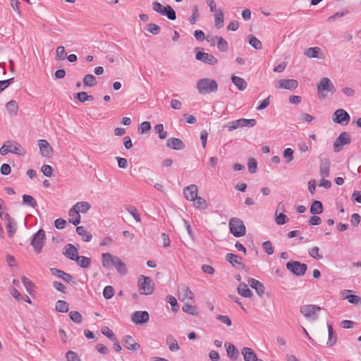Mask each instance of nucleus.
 <instances>
[{"instance_id":"obj_62","label":"nucleus","mask_w":361,"mask_h":361,"mask_svg":"<svg viewBox=\"0 0 361 361\" xmlns=\"http://www.w3.org/2000/svg\"><path fill=\"white\" fill-rule=\"evenodd\" d=\"M275 221L278 225H283L288 221V218L285 214L281 213L276 215Z\"/></svg>"},{"instance_id":"obj_3","label":"nucleus","mask_w":361,"mask_h":361,"mask_svg":"<svg viewBox=\"0 0 361 361\" xmlns=\"http://www.w3.org/2000/svg\"><path fill=\"white\" fill-rule=\"evenodd\" d=\"M197 89L202 94L215 92L218 89V84L214 80L202 78L197 81Z\"/></svg>"},{"instance_id":"obj_6","label":"nucleus","mask_w":361,"mask_h":361,"mask_svg":"<svg viewBox=\"0 0 361 361\" xmlns=\"http://www.w3.org/2000/svg\"><path fill=\"white\" fill-rule=\"evenodd\" d=\"M9 152L18 155H24L25 154V149L21 145L13 140L6 141L0 148V154L1 155H6Z\"/></svg>"},{"instance_id":"obj_58","label":"nucleus","mask_w":361,"mask_h":361,"mask_svg":"<svg viewBox=\"0 0 361 361\" xmlns=\"http://www.w3.org/2000/svg\"><path fill=\"white\" fill-rule=\"evenodd\" d=\"M283 156L285 159H287L286 163H290L294 159L293 150L291 148H286L283 152Z\"/></svg>"},{"instance_id":"obj_9","label":"nucleus","mask_w":361,"mask_h":361,"mask_svg":"<svg viewBox=\"0 0 361 361\" xmlns=\"http://www.w3.org/2000/svg\"><path fill=\"white\" fill-rule=\"evenodd\" d=\"M286 267L289 271L298 276H303L307 269L306 264L300 263L298 261L288 262Z\"/></svg>"},{"instance_id":"obj_29","label":"nucleus","mask_w":361,"mask_h":361,"mask_svg":"<svg viewBox=\"0 0 361 361\" xmlns=\"http://www.w3.org/2000/svg\"><path fill=\"white\" fill-rule=\"evenodd\" d=\"M68 214L70 216L69 221L74 226H77L80 222V215L78 212L73 207L71 208Z\"/></svg>"},{"instance_id":"obj_46","label":"nucleus","mask_w":361,"mask_h":361,"mask_svg":"<svg viewBox=\"0 0 361 361\" xmlns=\"http://www.w3.org/2000/svg\"><path fill=\"white\" fill-rule=\"evenodd\" d=\"M248 42L249 44L254 47L255 49H262V42L259 39H258L256 37L250 35L248 36Z\"/></svg>"},{"instance_id":"obj_2","label":"nucleus","mask_w":361,"mask_h":361,"mask_svg":"<svg viewBox=\"0 0 361 361\" xmlns=\"http://www.w3.org/2000/svg\"><path fill=\"white\" fill-rule=\"evenodd\" d=\"M319 99L323 100L326 98L329 92L334 94L336 89L331 80L326 77L322 78L317 85Z\"/></svg>"},{"instance_id":"obj_44","label":"nucleus","mask_w":361,"mask_h":361,"mask_svg":"<svg viewBox=\"0 0 361 361\" xmlns=\"http://www.w3.org/2000/svg\"><path fill=\"white\" fill-rule=\"evenodd\" d=\"M6 108L10 114H13V115L17 114L18 106L17 102L16 101H14V100L9 101L6 104Z\"/></svg>"},{"instance_id":"obj_11","label":"nucleus","mask_w":361,"mask_h":361,"mask_svg":"<svg viewBox=\"0 0 361 361\" xmlns=\"http://www.w3.org/2000/svg\"><path fill=\"white\" fill-rule=\"evenodd\" d=\"M351 142L350 135L347 132H342L334 142V150L336 152H340L344 145Z\"/></svg>"},{"instance_id":"obj_63","label":"nucleus","mask_w":361,"mask_h":361,"mask_svg":"<svg viewBox=\"0 0 361 361\" xmlns=\"http://www.w3.org/2000/svg\"><path fill=\"white\" fill-rule=\"evenodd\" d=\"M21 281L27 290L30 292L34 287V283L25 276H23Z\"/></svg>"},{"instance_id":"obj_5","label":"nucleus","mask_w":361,"mask_h":361,"mask_svg":"<svg viewBox=\"0 0 361 361\" xmlns=\"http://www.w3.org/2000/svg\"><path fill=\"white\" fill-rule=\"evenodd\" d=\"M137 286L139 291L142 295H151L154 290V283L149 276L141 275L139 277Z\"/></svg>"},{"instance_id":"obj_20","label":"nucleus","mask_w":361,"mask_h":361,"mask_svg":"<svg viewBox=\"0 0 361 361\" xmlns=\"http://www.w3.org/2000/svg\"><path fill=\"white\" fill-rule=\"evenodd\" d=\"M241 353L245 361H263L259 359L255 351L248 347H244L241 350Z\"/></svg>"},{"instance_id":"obj_12","label":"nucleus","mask_w":361,"mask_h":361,"mask_svg":"<svg viewBox=\"0 0 361 361\" xmlns=\"http://www.w3.org/2000/svg\"><path fill=\"white\" fill-rule=\"evenodd\" d=\"M332 120L336 123L345 126L349 123L350 116L345 110L339 109L334 113Z\"/></svg>"},{"instance_id":"obj_17","label":"nucleus","mask_w":361,"mask_h":361,"mask_svg":"<svg viewBox=\"0 0 361 361\" xmlns=\"http://www.w3.org/2000/svg\"><path fill=\"white\" fill-rule=\"evenodd\" d=\"M198 189L196 185L192 184L185 187L183 190L185 197L189 201H195L197 197Z\"/></svg>"},{"instance_id":"obj_28","label":"nucleus","mask_w":361,"mask_h":361,"mask_svg":"<svg viewBox=\"0 0 361 361\" xmlns=\"http://www.w3.org/2000/svg\"><path fill=\"white\" fill-rule=\"evenodd\" d=\"M232 82L237 87V88L240 90L243 91L247 87V82L242 78H240L238 76L233 75L231 77Z\"/></svg>"},{"instance_id":"obj_38","label":"nucleus","mask_w":361,"mask_h":361,"mask_svg":"<svg viewBox=\"0 0 361 361\" xmlns=\"http://www.w3.org/2000/svg\"><path fill=\"white\" fill-rule=\"evenodd\" d=\"M8 235L10 238L13 237L17 231L16 222L12 219L8 221L6 225Z\"/></svg>"},{"instance_id":"obj_64","label":"nucleus","mask_w":361,"mask_h":361,"mask_svg":"<svg viewBox=\"0 0 361 361\" xmlns=\"http://www.w3.org/2000/svg\"><path fill=\"white\" fill-rule=\"evenodd\" d=\"M41 171L44 176L47 177H51L52 175L53 169L51 166L44 164L42 166Z\"/></svg>"},{"instance_id":"obj_52","label":"nucleus","mask_w":361,"mask_h":361,"mask_svg":"<svg viewBox=\"0 0 361 361\" xmlns=\"http://www.w3.org/2000/svg\"><path fill=\"white\" fill-rule=\"evenodd\" d=\"M101 332L102 334L106 336L112 341H116V337L113 331L107 326H104L101 329Z\"/></svg>"},{"instance_id":"obj_13","label":"nucleus","mask_w":361,"mask_h":361,"mask_svg":"<svg viewBox=\"0 0 361 361\" xmlns=\"http://www.w3.org/2000/svg\"><path fill=\"white\" fill-rule=\"evenodd\" d=\"M298 86V82L294 79H281L277 81L275 87L277 89L293 90Z\"/></svg>"},{"instance_id":"obj_14","label":"nucleus","mask_w":361,"mask_h":361,"mask_svg":"<svg viewBox=\"0 0 361 361\" xmlns=\"http://www.w3.org/2000/svg\"><path fill=\"white\" fill-rule=\"evenodd\" d=\"M149 319V315L147 311H135L131 315V320L135 324L147 323Z\"/></svg>"},{"instance_id":"obj_43","label":"nucleus","mask_w":361,"mask_h":361,"mask_svg":"<svg viewBox=\"0 0 361 361\" xmlns=\"http://www.w3.org/2000/svg\"><path fill=\"white\" fill-rule=\"evenodd\" d=\"M84 85L93 87L97 84L96 78L92 74L85 75L83 78Z\"/></svg>"},{"instance_id":"obj_54","label":"nucleus","mask_w":361,"mask_h":361,"mask_svg":"<svg viewBox=\"0 0 361 361\" xmlns=\"http://www.w3.org/2000/svg\"><path fill=\"white\" fill-rule=\"evenodd\" d=\"M66 54L65 53V47L63 46H59L56 48V60H64Z\"/></svg>"},{"instance_id":"obj_1","label":"nucleus","mask_w":361,"mask_h":361,"mask_svg":"<svg viewBox=\"0 0 361 361\" xmlns=\"http://www.w3.org/2000/svg\"><path fill=\"white\" fill-rule=\"evenodd\" d=\"M102 262L104 268L109 267L110 264H111L119 274L124 275L127 273L126 264L118 257L111 253H103L102 255Z\"/></svg>"},{"instance_id":"obj_48","label":"nucleus","mask_w":361,"mask_h":361,"mask_svg":"<svg viewBox=\"0 0 361 361\" xmlns=\"http://www.w3.org/2000/svg\"><path fill=\"white\" fill-rule=\"evenodd\" d=\"M193 202L196 209H205L207 207L206 200L201 197L197 196V198H195V200Z\"/></svg>"},{"instance_id":"obj_31","label":"nucleus","mask_w":361,"mask_h":361,"mask_svg":"<svg viewBox=\"0 0 361 361\" xmlns=\"http://www.w3.org/2000/svg\"><path fill=\"white\" fill-rule=\"evenodd\" d=\"M214 13H215V14H214L215 26L218 29H220L224 26V12L221 9H218Z\"/></svg>"},{"instance_id":"obj_60","label":"nucleus","mask_w":361,"mask_h":361,"mask_svg":"<svg viewBox=\"0 0 361 361\" xmlns=\"http://www.w3.org/2000/svg\"><path fill=\"white\" fill-rule=\"evenodd\" d=\"M257 163L255 158H250L248 159V170L250 173H253L256 172Z\"/></svg>"},{"instance_id":"obj_51","label":"nucleus","mask_w":361,"mask_h":361,"mask_svg":"<svg viewBox=\"0 0 361 361\" xmlns=\"http://www.w3.org/2000/svg\"><path fill=\"white\" fill-rule=\"evenodd\" d=\"M319 247L314 246L309 250L308 253L312 257H313L317 260H320L323 258V256H322V255L319 254Z\"/></svg>"},{"instance_id":"obj_36","label":"nucleus","mask_w":361,"mask_h":361,"mask_svg":"<svg viewBox=\"0 0 361 361\" xmlns=\"http://www.w3.org/2000/svg\"><path fill=\"white\" fill-rule=\"evenodd\" d=\"M321 52V49L319 47H310L308 48L305 54L309 58H322L319 54Z\"/></svg>"},{"instance_id":"obj_4","label":"nucleus","mask_w":361,"mask_h":361,"mask_svg":"<svg viewBox=\"0 0 361 361\" xmlns=\"http://www.w3.org/2000/svg\"><path fill=\"white\" fill-rule=\"evenodd\" d=\"M230 232L236 238L244 236L246 233V228L243 221L237 217H233L229 220Z\"/></svg>"},{"instance_id":"obj_41","label":"nucleus","mask_w":361,"mask_h":361,"mask_svg":"<svg viewBox=\"0 0 361 361\" xmlns=\"http://www.w3.org/2000/svg\"><path fill=\"white\" fill-rule=\"evenodd\" d=\"M217 40V48L220 51L225 52L228 49V42L222 37L216 36Z\"/></svg>"},{"instance_id":"obj_49","label":"nucleus","mask_w":361,"mask_h":361,"mask_svg":"<svg viewBox=\"0 0 361 361\" xmlns=\"http://www.w3.org/2000/svg\"><path fill=\"white\" fill-rule=\"evenodd\" d=\"M75 98L80 102H85L87 101H93L94 97L92 95H88L85 92H80L76 94Z\"/></svg>"},{"instance_id":"obj_24","label":"nucleus","mask_w":361,"mask_h":361,"mask_svg":"<svg viewBox=\"0 0 361 361\" xmlns=\"http://www.w3.org/2000/svg\"><path fill=\"white\" fill-rule=\"evenodd\" d=\"M63 255L68 259L75 261L78 257V249L72 244H68L65 247Z\"/></svg>"},{"instance_id":"obj_8","label":"nucleus","mask_w":361,"mask_h":361,"mask_svg":"<svg viewBox=\"0 0 361 361\" xmlns=\"http://www.w3.org/2000/svg\"><path fill=\"white\" fill-rule=\"evenodd\" d=\"M320 310L321 307L317 305H304L300 307V312L307 319L316 320L318 317L317 313Z\"/></svg>"},{"instance_id":"obj_59","label":"nucleus","mask_w":361,"mask_h":361,"mask_svg":"<svg viewBox=\"0 0 361 361\" xmlns=\"http://www.w3.org/2000/svg\"><path fill=\"white\" fill-rule=\"evenodd\" d=\"M262 247L269 255H271L274 252L272 244L269 240L264 242L262 243Z\"/></svg>"},{"instance_id":"obj_22","label":"nucleus","mask_w":361,"mask_h":361,"mask_svg":"<svg viewBox=\"0 0 361 361\" xmlns=\"http://www.w3.org/2000/svg\"><path fill=\"white\" fill-rule=\"evenodd\" d=\"M123 345L128 349L135 352L140 349V345L136 343L134 338L130 336H126L123 340Z\"/></svg>"},{"instance_id":"obj_10","label":"nucleus","mask_w":361,"mask_h":361,"mask_svg":"<svg viewBox=\"0 0 361 361\" xmlns=\"http://www.w3.org/2000/svg\"><path fill=\"white\" fill-rule=\"evenodd\" d=\"M45 232L43 229H39L32 238L31 245L33 246L37 253H39L44 244Z\"/></svg>"},{"instance_id":"obj_7","label":"nucleus","mask_w":361,"mask_h":361,"mask_svg":"<svg viewBox=\"0 0 361 361\" xmlns=\"http://www.w3.org/2000/svg\"><path fill=\"white\" fill-rule=\"evenodd\" d=\"M153 10L161 16H166L171 20H174L176 18L175 11L169 5L164 6L160 3L154 1L152 3Z\"/></svg>"},{"instance_id":"obj_23","label":"nucleus","mask_w":361,"mask_h":361,"mask_svg":"<svg viewBox=\"0 0 361 361\" xmlns=\"http://www.w3.org/2000/svg\"><path fill=\"white\" fill-rule=\"evenodd\" d=\"M248 284L250 286L255 289L256 293L259 295L260 297H262V295L264 293V286L262 283L260 281L255 279H249L247 280Z\"/></svg>"},{"instance_id":"obj_21","label":"nucleus","mask_w":361,"mask_h":361,"mask_svg":"<svg viewBox=\"0 0 361 361\" xmlns=\"http://www.w3.org/2000/svg\"><path fill=\"white\" fill-rule=\"evenodd\" d=\"M50 272L52 275H54L59 278L62 279L64 281L67 283H74L73 278L72 277V276L62 270L58 269L56 268H51L50 269Z\"/></svg>"},{"instance_id":"obj_57","label":"nucleus","mask_w":361,"mask_h":361,"mask_svg":"<svg viewBox=\"0 0 361 361\" xmlns=\"http://www.w3.org/2000/svg\"><path fill=\"white\" fill-rule=\"evenodd\" d=\"M71 319L77 324H80L82 322V315L77 311H71L69 314Z\"/></svg>"},{"instance_id":"obj_56","label":"nucleus","mask_w":361,"mask_h":361,"mask_svg":"<svg viewBox=\"0 0 361 361\" xmlns=\"http://www.w3.org/2000/svg\"><path fill=\"white\" fill-rule=\"evenodd\" d=\"M114 295V289L111 286H107L104 288L103 295L106 299L111 298Z\"/></svg>"},{"instance_id":"obj_45","label":"nucleus","mask_w":361,"mask_h":361,"mask_svg":"<svg viewBox=\"0 0 361 361\" xmlns=\"http://www.w3.org/2000/svg\"><path fill=\"white\" fill-rule=\"evenodd\" d=\"M55 309L59 312H67L68 311V305L64 300H58L56 302Z\"/></svg>"},{"instance_id":"obj_26","label":"nucleus","mask_w":361,"mask_h":361,"mask_svg":"<svg viewBox=\"0 0 361 361\" xmlns=\"http://www.w3.org/2000/svg\"><path fill=\"white\" fill-rule=\"evenodd\" d=\"M351 290H345L342 293V296L343 299L348 300L350 303L354 304L355 305L360 306L361 305V298L358 295H345V293H351Z\"/></svg>"},{"instance_id":"obj_33","label":"nucleus","mask_w":361,"mask_h":361,"mask_svg":"<svg viewBox=\"0 0 361 361\" xmlns=\"http://www.w3.org/2000/svg\"><path fill=\"white\" fill-rule=\"evenodd\" d=\"M73 208H75L78 213H82L85 214L88 212V210L91 208V205L87 202H78L75 204L73 206Z\"/></svg>"},{"instance_id":"obj_30","label":"nucleus","mask_w":361,"mask_h":361,"mask_svg":"<svg viewBox=\"0 0 361 361\" xmlns=\"http://www.w3.org/2000/svg\"><path fill=\"white\" fill-rule=\"evenodd\" d=\"M238 294L245 298H251L252 295V291L248 288L247 285L243 282L240 283L237 288Z\"/></svg>"},{"instance_id":"obj_35","label":"nucleus","mask_w":361,"mask_h":361,"mask_svg":"<svg viewBox=\"0 0 361 361\" xmlns=\"http://www.w3.org/2000/svg\"><path fill=\"white\" fill-rule=\"evenodd\" d=\"M323 212L322 203L319 200H314L310 207V212L312 214H320Z\"/></svg>"},{"instance_id":"obj_42","label":"nucleus","mask_w":361,"mask_h":361,"mask_svg":"<svg viewBox=\"0 0 361 361\" xmlns=\"http://www.w3.org/2000/svg\"><path fill=\"white\" fill-rule=\"evenodd\" d=\"M237 121L239 123V128L253 127L257 123V121L255 119L240 118V119H238Z\"/></svg>"},{"instance_id":"obj_16","label":"nucleus","mask_w":361,"mask_h":361,"mask_svg":"<svg viewBox=\"0 0 361 361\" xmlns=\"http://www.w3.org/2000/svg\"><path fill=\"white\" fill-rule=\"evenodd\" d=\"M195 58L197 60L202 61L209 65H214L218 62V59L215 58L213 55L202 51L197 52Z\"/></svg>"},{"instance_id":"obj_61","label":"nucleus","mask_w":361,"mask_h":361,"mask_svg":"<svg viewBox=\"0 0 361 361\" xmlns=\"http://www.w3.org/2000/svg\"><path fill=\"white\" fill-rule=\"evenodd\" d=\"M200 16L199 9L197 5H195L192 8V14L190 18V22L191 24H195L196 20Z\"/></svg>"},{"instance_id":"obj_55","label":"nucleus","mask_w":361,"mask_h":361,"mask_svg":"<svg viewBox=\"0 0 361 361\" xmlns=\"http://www.w3.org/2000/svg\"><path fill=\"white\" fill-rule=\"evenodd\" d=\"M147 30L153 35H157L160 32L161 27L155 23H149L147 25Z\"/></svg>"},{"instance_id":"obj_15","label":"nucleus","mask_w":361,"mask_h":361,"mask_svg":"<svg viewBox=\"0 0 361 361\" xmlns=\"http://www.w3.org/2000/svg\"><path fill=\"white\" fill-rule=\"evenodd\" d=\"M178 298L183 301L187 299L192 300L194 299V293L191 291L188 286L180 285L178 287Z\"/></svg>"},{"instance_id":"obj_34","label":"nucleus","mask_w":361,"mask_h":361,"mask_svg":"<svg viewBox=\"0 0 361 361\" xmlns=\"http://www.w3.org/2000/svg\"><path fill=\"white\" fill-rule=\"evenodd\" d=\"M76 232L85 242H90L92 238L91 233L87 232L83 226H78L76 228Z\"/></svg>"},{"instance_id":"obj_47","label":"nucleus","mask_w":361,"mask_h":361,"mask_svg":"<svg viewBox=\"0 0 361 361\" xmlns=\"http://www.w3.org/2000/svg\"><path fill=\"white\" fill-rule=\"evenodd\" d=\"M330 164L326 161L320 164L319 172L320 175L323 178L328 177L329 175Z\"/></svg>"},{"instance_id":"obj_19","label":"nucleus","mask_w":361,"mask_h":361,"mask_svg":"<svg viewBox=\"0 0 361 361\" xmlns=\"http://www.w3.org/2000/svg\"><path fill=\"white\" fill-rule=\"evenodd\" d=\"M38 145L40 153L43 157H50L53 153V148L46 140H39Z\"/></svg>"},{"instance_id":"obj_27","label":"nucleus","mask_w":361,"mask_h":361,"mask_svg":"<svg viewBox=\"0 0 361 361\" xmlns=\"http://www.w3.org/2000/svg\"><path fill=\"white\" fill-rule=\"evenodd\" d=\"M224 346L226 349L228 357L231 360H236L238 355V351L236 348L232 343L228 342L225 343Z\"/></svg>"},{"instance_id":"obj_25","label":"nucleus","mask_w":361,"mask_h":361,"mask_svg":"<svg viewBox=\"0 0 361 361\" xmlns=\"http://www.w3.org/2000/svg\"><path fill=\"white\" fill-rule=\"evenodd\" d=\"M166 146L169 148H171L173 149L180 150V149H183L184 148L185 145L182 142L181 140H180L178 138L171 137L167 140Z\"/></svg>"},{"instance_id":"obj_37","label":"nucleus","mask_w":361,"mask_h":361,"mask_svg":"<svg viewBox=\"0 0 361 361\" xmlns=\"http://www.w3.org/2000/svg\"><path fill=\"white\" fill-rule=\"evenodd\" d=\"M78 264L83 269H87L90 266L91 259L89 257L85 256H78L75 260Z\"/></svg>"},{"instance_id":"obj_18","label":"nucleus","mask_w":361,"mask_h":361,"mask_svg":"<svg viewBox=\"0 0 361 361\" xmlns=\"http://www.w3.org/2000/svg\"><path fill=\"white\" fill-rule=\"evenodd\" d=\"M225 259L227 262L231 263L233 267L236 269H243L245 267L244 264L242 262V257L238 255H234L233 253H228Z\"/></svg>"},{"instance_id":"obj_32","label":"nucleus","mask_w":361,"mask_h":361,"mask_svg":"<svg viewBox=\"0 0 361 361\" xmlns=\"http://www.w3.org/2000/svg\"><path fill=\"white\" fill-rule=\"evenodd\" d=\"M166 344L169 345V348L171 351L175 352L180 349L179 345L176 338L172 335H168L166 336Z\"/></svg>"},{"instance_id":"obj_40","label":"nucleus","mask_w":361,"mask_h":361,"mask_svg":"<svg viewBox=\"0 0 361 361\" xmlns=\"http://www.w3.org/2000/svg\"><path fill=\"white\" fill-rule=\"evenodd\" d=\"M23 203L25 205H27L32 208H35L37 206V201L35 199L29 195H23Z\"/></svg>"},{"instance_id":"obj_50","label":"nucleus","mask_w":361,"mask_h":361,"mask_svg":"<svg viewBox=\"0 0 361 361\" xmlns=\"http://www.w3.org/2000/svg\"><path fill=\"white\" fill-rule=\"evenodd\" d=\"M154 131L157 133H159V137L161 140H164L167 137V132L164 130V126L163 124H157L154 127Z\"/></svg>"},{"instance_id":"obj_39","label":"nucleus","mask_w":361,"mask_h":361,"mask_svg":"<svg viewBox=\"0 0 361 361\" xmlns=\"http://www.w3.org/2000/svg\"><path fill=\"white\" fill-rule=\"evenodd\" d=\"M329 339L326 344L329 346H333L336 343V334L334 331V329L331 324H327Z\"/></svg>"},{"instance_id":"obj_53","label":"nucleus","mask_w":361,"mask_h":361,"mask_svg":"<svg viewBox=\"0 0 361 361\" xmlns=\"http://www.w3.org/2000/svg\"><path fill=\"white\" fill-rule=\"evenodd\" d=\"M182 310L183 312L190 314L192 315L197 314V307L189 304H185L183 306Z\"/></svg>"}]
</instances>
